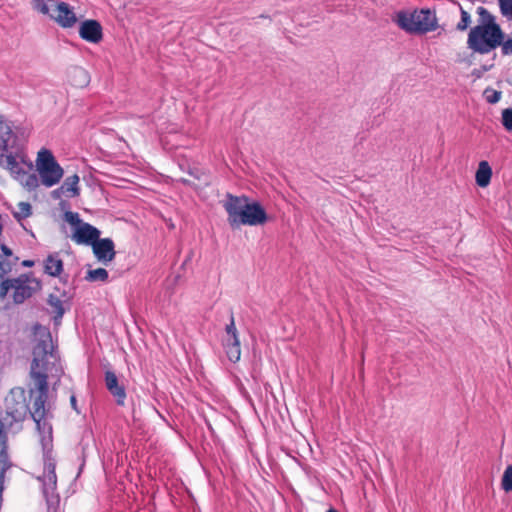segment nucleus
<instances>
[{"mask_svg": "<svg viewBox=\"0 0 512 512\" xmlns=\"http://www.w3.org/2000/svg\"><path fill=\"white\" fill-rule=\"evenodd\" d=\"M225 331L226 336L224 339V348L227 357L231 362H237L240 359L241 350L238 332L235 327L233 316H231L230 323L226 326Z\"/></svg>", "mask_w": 512, "mask_h": 512, "instance_id": "9", "label": "nucleus"}, {"mask_svg": "<svg viewBox=\"0 0 512 512\" xmlns=\"http://www.w3.org/2000/svg\"><path fill=\"white\" fill-rule=\"evenodd\" d=\"M502 49V53L504 55L512 54V39L502 40L501 45L499 46Z\"/></svg>", "mask_w": 512, "mask_h": 512, "instance_id": "30", "label": "nucleus"}, {"mask_svg": "<svg viewBox=\"0 0 512 512\" xmlns=\"http://www.w3.org/2000/svg\"><path fill=\"white\" fill-rule=\"evenodd\" d=\"M62 195H66V192H64V190H62V186H60L59 188L55 189L52 192V197L54 199H59Z\"/></svg>", "mask_w": 512, "mask_h": 512, "instance_id": "32", "label": "nucleus"}, {"mask_svg": "<svg viewBox=\"0 0 512 512\" xmlns=\"http://www.w3.org/2000/svg\"><path fill=\"white\" fill-rule=\"evenodd\" d=\"M12 136L11 124L0 116V154L7 152L8 142Z\"/></svg>", "mask_w": 512, "mask_h": 512, "instance_id": "18", "label": "nucleus"}, {"mask_svg": "<svg viewBox=\"0 0 512 512\" xmlns=\"http://www.w3.org/2000/svg\"><path fill=\"white\" fill-rule=\"evenodd\" d=\"M232 227L240 225L258 226L267 221V214L258 202H250L248 197L228 194L223 203Z\"/></svg>", "mask_w": 512, "mask_h": 512, "instance_id": "3", "label": "nucleus"}, {"mask_svg": "<svg viewBox=\"0 0 512 512\" xmlns=\"http://www.w3.org/2000/svg\"><path fill=\"white\" fill-rule=\"evenodd\" d=\"M327 512H338V511H336V510H334V509H330V510H328Z\"/></svg>", "mask_w": 512, "mask_h": 512, "instance_id": "36", "label": "nucleus"}, {"mask_svg": "<svg viewBox=\"0 0 512 512\" xmlns=\"http://www.w3.org/2000/svg\"><path fill=\"white\" fill-rule=\"evenodd\" d=\"M492 169L487 161H481L478 165L475 180L479 187H487L491 181Z\"/></svg>", "mask_w": 512, "mask_h": 512, "instance_id": "16", "label": "nucleus"}, {"mask_svg": "<svg viewBox=\"0 0 512 512\" xmlns=\"http://www.w3.org/2000/svg\"><path fill=\"white\" fill-rule=\"evenodd\" d=\"M50 17L63 28H71L77 22L76 14L65 2H57L56 5H53Z\"/></svg>", "mask_w": 512, "mask_h": 512, "instance_id": "11", "label": "nucleus"}, {"mask_svg": "<svg viewBox=\"0 0 512 512\" xmlns=\"http://www.w3.org/2000/svg\"><path fill=\"white\" fill-rule=\"evenodd\" d=\"M471 24V16L470 14L464 10L463 8H461V20L458 22L457 24V29L459 31H464L466 30Z\"/></svg>", "mask_w": 512, "mask_h": 512, "instance_id": "27", "label": "nucleus"}, {"mask_svg": "<svg viewBox=\"0 0 512 512\" xmlns=\"http://www.w3.org/2000/svg\"><path fill=\"white\" fill-rule=\"evenodd\" d=\"M501 486L505 492L512 491V464L505 469L502 476Z\"/></svg>", "mask_w": 512, "mask_h": 512, "instance_id": "24", "label": "nucleus"}, {"mask_svg": "<svg viewBox=\"0 0 512 512\" xmlns=\"http://www.w3.org/2000/svg\"><path fill=\"white\" fill-rule=\"evenodd\" d=\"M79 35L83 40L97 44L103 38L102 27L96 20H85L80 24Z\"/></svg>", "mask_w": 512, "mask_h": 512, "instance_id": "13", "label": "nucleus"}, {"mask_svg": "<svg viewBox=\"0 0 512 512\" xmlns=\"http://www.w3.org/2000/svg\"><path fill=\"white\" fill-rule=\"evenodd\" d=\"M79 176L77 174H74L72 176H69L65 179V181L63 182V184L61 185L62 186V190H64V192H66V195L67 196H70V197H76L79 195Z\"/></svg>", "mask_w": 512, "mask_h": 512, "instance_id": "20", "label": "nucleus"}, {"mask_svg": "<svg viewBox=\"0 0 512 512\" xmlns=\"http://www.w3.org/2000/svg\"><path fill=\"white\" fill-rule=\"evenodd\" d=\"M502 15L512 20V0H498Z\"/></svg>", "mask_w": 512, "mask_h": 512, "instance_id": "26", "label": "nucleus"}, {"mask_svg": "<svg viewBox=\"0 0 512 512\" xmlns=\"http://www.w3.org/2000/svg\"><path fill=\"white\" fill-rule=\"evenodd\" d=\"M24 264L25 265H31V262L25 261Z\"/></svg>", "mask_w": 512, "mask_h": 512, "instance_id": "35", "label": "nucleus"}, {"mask_svg": "<svg viewBox=\"0 0 512 512\" xmlns=\"http://www.w3.org/2000/svg\"><path fill=\"white\" fill-rule=\"evenodd\" d=\"M399 28L407 33L422 34L433 31L437 27L436 16L428 9L398 11L392 17Z\"/></svg>", "mask_w": 512, "mask_h": 512, "instance_id": "4", "label": "nucleus"}, {"mask_svg": "<svg viewBox=\"0 0 512 512\" xmlns=\"http://www.w3.org/2000/svg\"><path fill=\"white\" fill-rule=\"evenodd\" d=\"M41 289V282L32 275L22 274L17 278L5 279L0 285V298L12 291V299L16 304L23 303Z\"/></svg>", "mask_w": 512, "mask_h": 512, "instance_id": "5", "label": "nucleus"}, {"mask_svg": "<svg viewBox=\"0 0 512 512\" xmlns=\"http://www.w3.org/2000/svg\"><path fill=\"white\" fill-rule=\"evenodd\" d=\"M56 4H57V2H54V1L46 2L44 0H34L33 8L44 15L50 16V14L52 13L53 5H56Z\"/></svg>", "mask_w": 512, "mask_h": 512, "instance_id": "23", "label": "nucleus"}, {"mask_svg": "<svg viewBox=\"0 0 512 512\" xmlns=\"http://www.w3.org/2000/svg\"><path fill=\"white\" fill-rule=\"evenodd\" d=\"M55 460L47 453L44 458L43 474L38 477L42 483V492L47 503V512H62L60 510V498L56 493L57 476L55 473Z\"/></svg>", "mask_w": 512, "mask_h": 512, "instance_id": "7", "label": "nucleus"}, {"mask_svg": "<svg viewBox=\"0 0 512 512\" xmlns=\"http://www.w3.org/2000/svg\"><path fill=\"white\" fill-rule=\"evenodd\" d=\"M500 97H501L500 92L492 91L491 95L487 96V101L489 103H496V102H498L500 100Z\"/></svg>", "mask_w": 512, "mask_h": 512, "instance_id": "31", "label": "nucleus"}, {"mask_svg": "<svg viewBox=\"0 0 512 512\" xmlns=\"http://www.w3.org/2000/svg\"><path fill=\"white\" fill-rule=\"evenodd\" d=\"M32 214V207L28 202H20L17 205V209L13 211V216L21 221L28 218Z\"/></svg>", "mask_w": 512, "mask_h": 512, "instance_id": "21", "label": "nucleus"}, {"mask_svg": "<svg viewBox=\"0 0 512 512\" xmlns=\"http://www.w3.org/2000/svg\"><path fill=\"white\" fill-rule=\"evenodd\" d=\"M35 345L33 347V359L31 363L30 376L35 388L31 394L37 393L34 400L33 411H29L27 398L24 389L14 388L5 398L6 417L4 420L11 425L12 422H21L30 413L36 423L41 441L44 447L52 441V426L47 419L45 403L48 398L49 374L60 377L62 370L59 366V359L54 351L51 334L46 329H40L35 333Z\"/></svg>", "mask_w": 512, "mask_h": 512, "instance_id": "1", "label": "nucleus"}, {"mask_svg": "<svg viewBox=\"0 0 512 512\" xmlns=\"http://www.w3.org/2000/svg\"><path fill=\"white\" fill-rule=\"evenodd\" d=\"M12 270V263L0 254V277L8 274Z\"/></svg>", "mask_w": 512, "mask_h": 512, "instance_id": "29", "label": "nucleus"}, {"mask_svg": "<svg viewBox=\"0 0 512 512\" xmlns=\"http://www.w3.org/2000/svg\"><path fill=\"white\" fill-rule=\"evenodd\" d=\"M502 124L506 130L512 131V108H507L503 110Z\"/></svg>", "mask_w": 512, "mask_h": 512, "instance_id": "28", "label": "nucleus"}, {"mask_svg": "<svg viewBox=\"0 0 512 512\" xmlns=\"http://www.w3.org/2000/svg\"><path fill=\"white\" fill-rule=\"evenodd\" d=\"M36 171L41 184L47 188L57 185L64 176V170L57 162L51 150L41 148L35 160Z\"/></svg>", "mask_w": 512, "mask_h": 512, "instance_id": "6", "label": "nucleus"}, {"mask_svg": "<svg viewBox=\"0 0 512 512\" xmlns=\"http://www.w3.org/2000/svg\"><path fill=\"white\" fill-rule=\"evenodd\" d=\"M105 384L108 391L116 398V401L119 405H123L126 392L122 385L119 384L118 378L116 374L112 371H107L105 373Z\"/></svg>", "mask_w": 512, "mask_h": 512, "instance_id": "14", "label": "nucleus"}, {"mask_svg": "<svg viewBox=\"0 0 512 512\" xmlns=\"http://www.w3.org/2000/svg\"><path fill=\"white\" fill-rule=\"evenodd\" d=\"M1 250L3 252V256L8 258L10 256H12V251L9 247H7L5 244H2L1 245Z\"/></svg>", "mask_w": 512, "mask_h": 512, "instance_id": "33", "label": "nucleus"}, {"mask_svg": "<svg viewBox=\"0 0 512 512\" xmlns=\"http://www.w3.org/2000/svg\"><path fill=\"white\" fill-rule=\"evenodd\" d=\"M91 246L98 261L106 264L115 258L114 243L110 238H98Z\"/></svg>", "mask_w": 512, "mask_h": 512, "instance_id": "12", "label": "nucleus"}, {"mask_svg": "<svg viewBox=\"0 0 512 512\" xmlns=\"http://www.w3.org/2000/svg\"><path fill=\"white\" fill-rule=\"evenodd\" d=\"M90 80L88 72L81 67H74L69 72V81L75 87H85L88 85Z\"/></svg>", "mask_w": 512, "mask_h": 512, "instance_id": "17", "label": "nucleus"}, {"mask_svg": "<svg viewBox=\"0 0 512 512\" xmlns=\"http://www.w3.org/2000/svg\"><path fill=\"white\" fill-rule=\"evenodd\" d=\"M44 271L50 276L57 277L63 272V261L57 253L50 254L44 261Z\"/></svg>", "mask_w": 512, "mask_h": 512, "instance_id": "15", "label": "nucleus"}, {"mask_svg": "<svg viewBox=\"0 0 512 512\" xmlns=\"http://www.w3.org/2000/svg\"><path fill=\"white\" fill-rule=\"evenodd\" d=\"M70 402H71L72 408L77 411V401H76V397L74 395H72L70 397Z\"/></svg>", "mask_w": 512, "mask_h": 512, "instance_id": "34", "label": "nucleus"}, {"mask_svg": "<svg viewBox=\"0 0 512 512\" xmlns=\"http://www.w3.org/2000/svg\"><path fill=\"white\" fill-rule=\"evenodd\" d=\"M181 181H182L183 183H188V181H187V180H185V179H182Z\"/></svg>", "mask_w": 512, "mask_h": 512, "instance_id": "37", "label": "nucleus"}, {"mask_svg": "<svg viewBox=\"0 0 512 512\" xmlns=\"http://www.w3.org/2000/svg\"><path fill=\"white\" fill-rule=\"evenodd\" d=\"M22 164L26 165L29 169L33 168L32 162L27 161L23 154H0V167L8 170L14 179H16V176H21L25 171Z\"/></svg>", "mask_w": 512, "mask_h": 512, "instance_id": "10", "label": "nucleus"}, {"mask_svg": "<svg viewBox=\"0 0 512 512\" xmlns=\"http://www.w3.org/2000/svg\"><path fill=\"white\" fill-rule=\"evenodd\" d=\"M48 303L53 308L56 316L61 318L64 314L62 301L57 296L51 294L48 298Z\"/></svg>", "mask_w": 512, "mask_h": 512, "instance_id": "25", "label": "nucleus"}, {"mask_svg": "<svg viewBox=\"0 0 512 512\" xmlns=\"http://www.w3.org/2000/svg\"><path fill=\"white\" fill-rule=\"evenodd\" d=\"M478 24L472 27L467 37V47L473 53L488 54L498 48L505 34L495 17L484 7H478Z\"/></svg>", "mask_w": 512, "mask_h": 512, "instance_id": "2", "label": "nucleus"}, {"mask_svg": "<svg viewBox=\"0 0 512 512\" xmlns=\"http://www.w3.org/2000/svg\"><path fill=\"white\" fill-rule=\"evenodd\" d=\"M15 180L29 191L37 189L41 183L39 176L34 173H27L26 171H24L21 176H16Z\"/></svg>", "mask_w": 512, "mask_h": 512, "instance_id": "19", "label": "nucleus"}, {"mask_svg": "<svg viewBox=\"0 0 512 512\" xmlns=\"http://www.w3.org/2000/svg\"><path fill=\"white\" fill-rule=\"evenodd\" d=\"M108 279V272L104 268H97L94 270H89L86 275V280L91 282H106Z\"/></svg>", "mask_w": 512, "mask_h": 512, "instance_id": "22", "label": "nucleus"}, {"mask_svg": "<svg viewBox=\"0 0 512 512\" xmlns=\"http://www.w3.org/2000/svg\"><path fill=\"white\" fill-rule=\"evenodd\" d=\"M64 220L74 228L72 240L77 244L92 245L100 236V231L89 223L83 222L77 212L67 211Z\"/></svg>", "mask_w": 512, "mask_h": 512, "instance_id": "8", "label": "nucleus"}]
</instances>
